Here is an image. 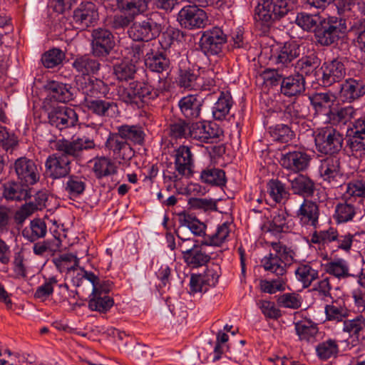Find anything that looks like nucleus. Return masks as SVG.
Segmentation results:
<instances>
[{
    "mask_svg": "<svg viewBox=\"0 0 365 365\" xmlns=\"http://www.w3.org/2000/svg\"><path fill=\"white\" fill-rule=\"evenodd\" d=\"M289 10L288 0H262V7L259 5L255 9L256 26L267 34L274 23L284 18Z\"/></svg>",
    "mask_w": 365,
    "mask_h": 365,
    "instance_id": "obj_1",
    "label": "nucleus"
},
{
    "mask_svg": "<svg viewBox=\"0 0 365 365\" xmlns=\"http://www.w3.org/2000/svg\"><path fill=\"white\" fill-rule=\"evenodd\" d=\"M162 93V88H155L148 83L135 81L123 88L120 97L124 103L140 108L150 101L157 98Z\"/></svg>",
    "mask_w": 365,
    "mask_h": 365,
    "instance_id": "obj_2",
    "label": "nucleus"
},
{
    "mask_svg": "<svg viewBox=\"0 0 365 365\" xmlns=\"http://www.w3.org/2000/svg\"><path fill=\"white\" fill-rule=\"evenodd\" d=\"M347 31L344 19L332 16L322 19L319 26L314 29V34L318 43L327 46L336 43Z\"/></svg>",
    "mask_w": 365,
    "mask_h": 365,
    "instance_id": "obj_3",
    "label": "nucleus"
},
{
    "mask_svg": "<svg viewBox=\"0 0 365 365\" xmlns=\"http://www.w3.org/2000/svg\"><path fill=\"white\" fill-rule=\"evenodd\" d=\"M314 141L319 153L334 155L343 148L344 135L332 127H324L315 132Z\"/></svg>",
    "mask_w": 365,
    "mask_h": 365,
    "instance_id": "obj_4",
    "label": "nucleus"
},
{
    "mask_svg": "<svg viewBox=\"0 0 365 365\" xmlns=\"http://www.w3.org/2000/svg\"><path fill=\"white\" fill-rule=\"evenodd\" d=\"M162 31L160 24L152 16L135 21L128 30L129 37L135 41L149 42L159 36Z\"/></svg>",
    "mask_w": 365,
    "mask_h": 365,
    "instance_id": "obj_5",
    "label": "nucleus"
},
{
    "mask_svg": "<svg viewBox=\"0 0 365 365\" xmlns=\"http://www.w3.org/2000/svg\"><path fill=\"white\" fill-rule=\"evenodd\" d=\"M196 4L182 7L178 14L177 20L181 27L192 30L204 28L207 24L206 12Z\"/></svg>",
    "mask_w": 365,
    "mask_h": 365,
    "instance_id": "obj_6",
    "label": "nucleus"
},
{
    "mask_svg": "<svg viewBox=\"0 0 365 365\" xmlns=\"http://www.w3.org/2000/svg\"><path fill=\"white\" fill-rule=\"evenodd\" d=\"M96 144L93 140L87 137L77 138L73 140H59L56 144L55 147L63 156L68 158H73L81 160L83 155V152L89 149L94 148Z\"/></svg>",
    "mask_w": 365,
    "mask_h": 365,
    "instance_id": "obj_7",
    "label": "nucleus"
},
{
    "mask_svg": "<svg viewBox=\"0 0 365 365\" xmlns=\"http://www.w3.org/2000/svg\"><path fill=\"white\" fill-rule=\"evenodd\" d=\"M47 117L48 123L59 130L74 127L78 121L75 110L66 106L51 108Z\"/></svg>",
    "mask_w": 365,
    "mask_h": 365,
    "instance_id": "obj_8",
    "label": "nucleus"
},
{
    "mask_svg": "<svg viewBox=\"0 0 365 365\" xmlns=\"http://www.w3.org/2000/svg\"><path fill=\"white\" fill-rule=\"evenodd\" d=\"M227 41V36L219 27H214L203 32L200 39V47L206 56L218 55Z\"/></svg>",
    "mask_w": 365,
    "mask_h": 365,
    "instance_id": "obj_9",
    "label": "nucleus"
},
{
    "mask_svg": "<svg viewBox=\"0 0 365 365\" xmlns=\"http://www.w3.org/2000/svg\"><path fill=\"white\" fill-rule=\"evenodd\" d=\"M319 71L322 72V76L315 78V80L323 86H330L334 83L339 82L346 75L345 66L339 58L325 61Z\"/></svg>",
    "mask_w": 365,
    "mask_h": 365,
    "instance_id": "obj_10",
    "label": "nucleus"
},
{
    "mask_svg": "<svg viewBox=\"0 0 365 365\" xmlns=\"http://www.w3.org/2000/svg\"><path fill=\"white\" fill-rule=\"evenodd\" d=\"M91 36L93 55L98 58L108 56L115 46L114 36L110 31L98 28L93 30Z\"/></svg>",
    "mask_w": 365,
    "mask_h": 365,
    "instance_id": "obj_11",
    "label": "nucleus"
},
{
    "mask_svg": "<svg viewBox=\"0 0 365 365\" xmlns=\"http://www.w3.org/2000/svg\"><path fill=\"white\" fill-rule=\"evenodd\" d=\"M160 46L159 43H155L145 58V66L151 72L168 74L170 70L171 61L167 51Z\"/></svg>",
    "mask_w": 365,
    "mask_h": 365,
    "instance_id": "obj_12",
    "label": "nucleus"
},
{
    "mask_svg": "<svg viewBox=\"0 0 365 365\" xmlns=\"http://www.w3.org/2000/svg\"><path fill=\"white\" fill-rule=\"evenodd\" d=\"M98 20L97 6L91 1H82L73 11V22L79 29L84 30L93 26Z\"/></svg>",
    "mask_w": 365,
    "mask_h": 365,
    "instance_id": "obj_13",
    "label": "nucleus"
},
{
    "mask_svg": "<svg viewBox=\"0 0 365 365\" xmlns=\"http://www.w3.org/2000/svg\"><path fill=\"white\" fill-rule=\"evenodd\" d=\"M13 168L18 179L23 183L33 185L40 178L39 172L35 162L26 157L16 159Z\"/></svg>",
    "mask_w": 365,
    "mask_h": 365,
    "instance_id": "obj_14",
    "label": "nucleus"
},
{
    "mask_svg": "<svg viewBox=\"0 0 365 365\" xmlns=\"http://www.w3.org/2000/svg\"><path fill=\"white\" fill-rule=\"evenodd\" d=\"M106 148L112 151L113 155L121 160H130L135 155V151L130 144L125 141L118 132L110 133L105 143Z\"/></svg>",
    "mask_w": 365,
    "mask_h": 365,
    "instance_id": "obj_15",
    "label": "nucleus"
},
{
    "mask_svg": "<svg viewBox=\"0 0 365 365\" xmlns=\"http://www.w3.org/2000/svg\"><path fill=\"white\" fill-rule=\"evenodd\" d=\"M70 164L71 160L59 153L49 155L45 166L51 178L58 179L68 175L71 172Z\"/></svg>",
    "mask_w": 365,
    "mask_h": 365,
    "instance_id": "obj_16",
    "label": "nucleus"
},
{
    "mask_svg": "<svg viewBox=\"0 0 365 365\" xmlns=\"http://www.w3.org/2000/svg\"><path fill=\"white\" fill-rule=\"evenodd\" d=\"M310 160L311 158L306 152L294 150L282 154L280 163L287 170L300 172L308 168Z\"/></svg>",
    "mask_w": 365,
    "mask_h": 365,
    "instance_id": "obj_17",
    "label": "nucleus"
},
{
    "mask_svg": "<svg viewBox=\"0 0 365 365\" xmlns=\"http://www.w3.org/2000/svg\"><path fill=\"white\" fill-rule=\"evenodd\" d=\"M189 138L202 143H213L218 138V130L205 121L192 123L190 125Z\"/></svg>",
    "mask_w": 365,
    "mask_h": 365,
    "instance_id": "obj_18",
    "label": "nucleus"
},
{
    "mask_svg": "<svg viewBox=\"0 0 365 365\" xmlns=\"http://www.w3.org/2000/svg\"><path fill=\"white\" fill-rule=\"evenodd\" d=\"M85 106L99 117L113 118L118 110L116 103L101 98H85Z\"/></svg>",
    "mask_w": 365,
    "mask_h": 365,
    "instance_id": "obj_19",
    "label": "nucleus"
},
{
    "mask_svg": "<svg viewBox=\"0 0 365 365\" xmlns=\"http://www.w3.org/2000/svg\"><path fill=\"white\" fill-rule=\"evenodd\" d=\"M175 152V167L176 171L181 176H191L192 174L193 155L190 148L186 145H180Z\"/></svg>",
    "mask_w": 365,
    "mask_h": 365,
    "instance_id": "obj_20",
    "label": "nucleus"
},
{
    "mask_svg": "<svg viewBox=\"0 0 365 365\" xmlns=\"http://www.w3.org/2000/svg\"><path fill=\"white\" fill-rule=\"evenodd\" d=\"M353 126L347 131L346 145L354 153L365 150V120L359 119Z\"/></svg>",
    "mask_w": 365,
    "mask_h": 365,
    "instance_id": "obj_21",
    "label": "nucleus"
},
{
    "mask_svg": "<svg viewBox=\"0 0 365 365\" xmlns=\"http://www.w3.org/2000/svg\"><path fill=\"white\" fill-rule=\"evenodd\" d=\"M78 89L86 95L85 98H97L99 93H105L107 86L101 79L91 76H81L76 79Z\"/></svg>",
    "mask_w": 365,
    "mask_h": 365,
    "instance_id": "obj_22",
    "label": "nucleus"
},
{
    "mask_svg": "<svg viewBox=\"0 0 365 365\" xmlns=\"http://www.w3.org/2000/svg\"><path fill=\"white\" fill-rule=\"evenodd\" d=\"M3 196L7 201L26 200L31 196V189L21 182L9 181L3 185Z\"/></svg>",
    "mask_w": 365,
    "mask_h": 365,
    "instance_id": "obj_23",
    "label": "nucleus"
},
{
    "mask_svg": "<svg viewBox=\"0 0 365 365\" xmlns=\"http://www.w3.org/2000/svg\"><path fill=\"white\" fill-rule=\"evenodd\" d=\"M305 90V78L296 73L290 76L286 75L280 87V93L289 98L300 96Z\"/></svg>",
    "mask_w": 365,
    "mask_h": 365,
    "instance_id": "obj_24",
    "label": "nucleus"
},
{
    "mask_svg": "<svg viewBox=\"0 0 365 365\" xmlns=\"http://www.w3.org/2000/svg\"><path fill=\"white\" fill-rule=\"evenodd\" d=\"M297 216L302 225L316 228L319 222V206L313 201L304 200L297 212Z\"/></svg>",
    "mask_w": 365,
    "mask_h": 365,
    "instance_id": "obj_25",
    "label": "nucleus"
},
{
    "mask_svg": "<svg viewBox=\"0 0 365 365\" xmlns=\"http://www.w3.org/2000/svg\"><path fill=\"white\" fill-rule=\"evenodd\" d=\"M203 102L204 100L197 96L188 95L179 101L178 106L185 118H197L200 115Z\"/></svg>",
    "mask_w": 365,
    "mask_h": 365,
    "instance_id": "obj_26",
    "label": "nucleus"
},
{
    "mask_svg": "<svg viewBox=\"0 0 365 365\" xmlns=\"http://www.w3.org/2000/svg\"><path fill=\"white\" fill-rule=\"evenodd\" d=\"M288 181L294 194L303 197H311L315 190L314 182L308 176L297 174L295 176H289Z\"/></svg>",
    "mask_w": 365,
    "mask_h": 365,
    "instance_id": "obj_27",
    "label": "nucleus"
},
{
    "mask_svg": "<svg viewBox=\"0 0 365 365\" xmlns=\"http://www.w3.org/2000/svg\"><path fill=\"white\" fill-rule=\"evenodd\" d=\"M320 173L324 180L337 185V179L341 178L340 160L336 155H331L322 161Z\"/></svg>",
    "mask_w": 365,
    "mask_h": 365,
    "instance_id": "obj_28",
    "label": "nucleus"
},
{
    "mask_svg": "<svg viewBox=\"0 0 365 365\" xmlns=\"http://www.w3.org/2000/svg\"><path fill=\"white\" fill-rule=\"evenodd\" d=\"M320 59L314 53L303 56L296 63L295 73L302 76V77L304 78L305 76H309L314 73L315 78H319V74L318 73L320 71L317 70V68L320 66Z\"/></svg>",
    "mask_w": 365,
    "mask_h": 365,
    "instance_id": "obj_29",
    "label": "nucleus"
},
{
    "mask_svg": "<svg viewBox=\"0 0 365 365\" xmlns=\"http://www.w3.org/2000/svg\"><path fill=\"white\" fill-rule=\"evenodd\" d=\"M149 3V0H116V7L121 13L136 18L148 11Z\"/></svg>",
    "mask_w": 365,
    "mask_h": 365,
    "instance_id": "obj_30",
    "label": "nucleus"
},
{
    "mask_svg": "<svg viewBox=\"0 0 365 365\" xmlns=\"http://www.w3.org/2000/svg\"><path fill=\"white\" fill-rule=\"evenodd\" d=\"M364 93V85L359 80L349 78L341 85L340 95L344 101L351 102L362 96Z\"/></svg>",
    "mask_w": 365,
    "mask_h": 365,
    "instance_id": "obj_31",
    "label": "nucleus"
},
{
    "mask_svg": "<svg viewBox=\"0 0 365 365\" xmlns=\"http://www.w3.org/2000/svg\"><path fill=\"white\" fill-rule=\"evenodd\" d=\"M309 113L308 101L306 99H295L284 110V118L289 120L292 123H297V120L305 118Z\"/></svg>",
    "mask_w": 365,
    "mask_h": 365,
    "instance_id": "obj_32",
    "label": "nucleus"
},
{
    "mask_svg": "<svg viewBox=\"0 0 365 365\" xmlns=\"http://www.w3.org/2000/svg\"><path fill=\"white\" fill-rule=\"evenodd\" d=\"M117 130L118 135L128 143L140 145L144 143L145 133L140 125L125 124L117 127Z\"/></svg>",
    "mask_w": 365,
    "mask_h": 365,
    "instance_id": "obj_33",
    "label": "nucleus"
},
{
    "mask_svg": "<svg viewBox=\"0 0 365 365\" xmlns=\"http://www.w3.org/2000/svg\"><path fill=\"white\" fill-rule=\"evenodd\" d=\"M183 259L187 264L193 268H197L206 264L210 260V257L197 245H194L192 247L182 251Z\"/></svg>",
    "mask_w": 365,
    "mask_h": 365,
    "instance_id": "obj_34",
    "label": "nucleus"
},
{
    "mask_svg": "<svg viewBox=\"0 0 365 365\" xmlns=\"http://www.w3.org/2000/svg\"><path fill=\"white\" fill-rule=\"evenodd\" d=\"M309 101L317 114L326 115L328 118L333 106V101L329 93H316L309 96Z\"/></svg>",
    "mask_w": 365,
    "mask_h": 365,
    "instance_id": "obj_35",
    "label": "nucleus"
},
{
    "mask_svg": "<svg viewBox=\"0 0 365 365\" xmlns=\"http://www.w3.org/2000/svg\"><path fill=\"white\" fill-rule=\"evenodd\" d=\"M344 202H339L336 205L334 218L338 223L351 221L356 215V208L352 204V200L347 195L342 196Z\"/></svg>",
    "mask_w": 365,
    "mask_h": 365,
    "instance_id": "obj_36",
    "label": "nucleus"
},
{
    "mask_svg": "<svg viewBox=\"0 0 365 365\" xmlns=\"http://www.w3.org/2000/svg\"><path fill=\"white\" fill-rule=\"evenodd\" d=\"M47 89L52 98L61 103H67L73 99V93L71 85L58 81H51Z\"/></svg>",
    "mask_w": 365,
    "mask_h": 365,
    "instance_id": "obj_37",
    "label": "nucleus"
},
{
    "mask_svg": "<svg viewBox=\"0 0 365 365\" xmlns=\"http://www.w3.org/2000/svg\"><path fill=\"white\" fill-rule=\"evenodd\" d=\"M300 56L299 46L294 42H287L274 56L275 63L287 66L294 59Z\"/></svg>",
    "mask_w": 365,
    "mask_h": 365,
    "instance_id": "obj_38",
    "label": "nucleus"
},
{
    "mask_svg": "<svg viewBox=\"0 0 365 365\" xmlns=\"http://www.w3.org/2000/svg\"><path fill=\"white\" fill-rule=\"evenodd\" d=\"M287 212L282 210L273 211L270 216L272 220L264 225L263 229L274 235L286 232L288 229L287 223Z\"/></svg>",
    "mask_w": 365,
    "mask_h": 365,
    "instance_id": "obj_39",
    "label": "nucleus"
},
{
    "mask_svg": "<svg viewBox=\"0 0 365 365\" xmlns=\"http://www.w3.org/2000/svg\"><path fill=\"white\" fill-rule=\"evenodd\" d=\"M73 66L82 76H90L99 71L101 64L97 60L84 55L78 56L73 62Z\"/></svg>",
    "mask_w": 365,
    "mask_h": 365,
    "instance_id": "obj_40",
    "label": "nucleus"
},
{
    "mask_svg": "<svg viewBox=\"0 0 365 365\" xmlns=\"http://www.w3.org/2000/svg\"><path fill=\"white\" fill-rule=\"evenodd\" d=\"M295 330L301 341L314 342L319 334L317 324L309 319H304L295 323Z\"/></svg>",
    "mask_w": 365,
    "mask_h": 365,
    "instance_id": "obj_41",
    "label": "nucleus"
},
{
    "mask_svg": "<svg viewBox=\"0 0 365 365\" xmlns=\"http://www.w3.org/2000/svg\"><path fill=\"white\" fill-rule=\"evenodd\" d=\"M86 187V178L83 175H71L64 184V190L70 199L81 195Z\"/></svg>",
    "mask_w": 365,
    "mask_h": 365,
    "instance_id": "obj_42",
    "label": "nucleus"
},
{
    "mask_svg": "<svg viewBox=\"0 0 365 365\" xmlns=\"http://www.w3.org/2000/svg\"><path fill=\"white\" fill-rule=\"evenodd\" d=\"M47 227L46 222L40 218H35L30 222L29 228L22 231L23 237L31 242H34L46 236Z\"/></svg>",
    "mask_w": 365,
    "mask_h": 365,
    "instance_id": "obj_43",
    "label": "nucleus"
},
{
    "mask_svg": "<svg viewBox=\"0 0 365 365\" xmlns=\"http://www.w3.org/2000/svg\"><path fill=\"white\" fill-rule=\"evenodd\" d=\"M89 297L88 307L92 311L105 313L108 312L114 304L112 297L108 295L98 294L96 289L92 291Z\"/></svg>",
    "mask_w": 365,
    "mask_h": 365,
    "instance_id": "obj_44",
    "label": "nucleus"
},
{
    "mask_svg": "<svg viewBox=\"0 0 365 365\" xmlns=\"http://www.w3.org/2000/svg\"><path fill=\"white\" fill-rule=\"evenodd\" d=\"M261 262L266 271H269L278 277L283 276L287 272V263L284 262L279 255L275 253H270L264 257Z\"/></svg>",
    "mask_w": 365,
    "mask_h": 365,
    "instance_id": "obj_45",
    "label": "nucleus"
},
{
    "mask_svg": "<svg viewBox=\"0 0 365 365\" xmlns=\"http://www.w3.org/2000/svg\"><path fill=\"white\" fill-rule=\"evenodd\" d=\"M200 180L202 182L222 187L227 182L225 173L223 170L215 168H207L200 173Z\"/></svg>",
    "mask_w": 365,
    "mask_h": 365,
    "instance_id": "obj_46",
    "label": "nucleus"
},
{
    "mask_svg": "<svg viewBox=\"0 0 365 365\" xmlns=\"http://www.w3.org/2000/svg\"><path fill=\"white\" fill-rule=\"evenodd\" d=\"M93 171L98 179L114 175L117 173L115 163L107 157H100L94 159Z\"/></svg>",
    "mask_w": 365,
    "mask_h": 365,
    "instance_id": "obj_47",
    "label": "nucleus"
},
{
    "mask_svg": "<svg viewBox=\"0 0 365 365\" xmlns=\"http://www.w3.org/2000/svg\"><path fill=\"white\" fill-rule=\"evenodd\" d=\"M232 106V98L230 93L222 92L217 101L212 108V115L215 119L223 120L229 113Z\"/></svg>",
    "mask_w": 365,
    "mask_h": 365,
    "instance_id": "obj_48",
    "label": "nucleus"
},
{
    "mask_svg": "<svg viewBox=\"0 0 365 365\" xmlns=\"http://www.w3.org/2000/svg\"><path fill=\"white\" fill-rule=\"evenodd\" d=\"M317 356L321 360L336 358L339 353V346L335 339H329L316 346Z\"/></svg>",
    "mask_w": 365,
    "mask_h": 365,
    "instance_id": "obj_49",
    "label": "nucleus"
},
{
    "mask_svg": "<svg viewBox=\"0 0 365 365\" xmlns=\"http://www.w3.org/2000/svg\"><path fill=\"white\" fill-rule=\"evenodd\" d=\"M298 280L302 283L304 288L309 287L313 281L319 277V272L309 264H301L295 271Z\"/></svg>",
    "mask_w": 365,
    "mask_h": 365,
    "instance_id": "obj_50",
    "label": "nucleus"
},
{
    "mask_svg": "<svg viewBox=\"0 0 365 365\" xmlns=\"http://www.w3.org/2000/svg\"><path fill=\"white\" fill-rule=\"evenodd\" d=\"M354 114L355 110L352 106L332 108L326 120L332 124L346 123L354 118Z\"/></svg>",
    "mask_w": 365,
    "mask_h": 365,
    "instance_id": "obj_51",
    "label": "nucleus"
},
{
    "mask_svg": "<svg viewBox=\"0 0 365 365\" xmlns=\"http://www.w3.org/2000/svg\"><path fill=\"white\" fill-rule=\"evenodd\" d=\"M113 74L119 81L133 80L136 74V67L129 61H122L113 66Z\"/></svg>",
    "mask_w": 365,
    "mask_h": 365,
    "instance_id": "obj_52",
    "label": "nucleus"
},
{
    "mask_svg": "<svg viewBox=\"0 0 365 365\" xmlns=\"http://www.w3.org/2000/svg\"><path fill=\"white\" fill-rule=\"evenodd\" d=\"M135 19V17L130 14H116L110 19L108 25L116 33H121L129 29Z\"/></svg>",
    "mask_w": 365,
    "mask_h": 365,
    "instance_id": "obj_53",
    "label": "nucleus"
},
{
    "mask_svg": "<svg viewBox=\"0 0 365 365\" xmlns=\"http://www.w3.org/2000/svg\"><path fill=\"white\" fill-rule=\"evenodd\" d=\"M230 232V224L224 222L217 227L214 234L206 235L205 241L202 242V245L220 246L226 240Z\"/></svg>",
    "mask_w": 365,
    "mask_h": 365,
    "instance_id": "obj_54",
    "label": "nucleus"
},
{
    "mask_svg": "<svg viewBox=\"0 0 365 365\" xmlns=\"http://www.w3.org/2000/svg\"><path fill=\"white\" fill-rule=\"evenodd\" d=\"M365 329V318L362 315L357 316L353 319L344 322L343 331L352 337L360 340V333Z\"/></svg>",
    "mask_w": 365,
    "mask_h": 365,
    "instance_id": "obj_55",
    "label": "nucleus"
},
{
    "mask_svg": "<svg viewBox=\"0 0 365 365\" xmlns=\"http://www.w3.org/2000/svg\"><path fill=\"white\" fill-rule=\"evenodd\" d=\"M268 192L270 197L276 202H281L287 200L289 195L284 185L278 180H271L267 183Z\"/></svg>",
    "mask_w": 365,
    "mask_h": 365,
    "instance_id": "obj_56",
    "label": "nucleus"
},
{
    "mask_svg": "<svg viewBox=\"0 0 365 365\" xmlns=\"http://www.w3.org/2000/svg\"><path fill=\"white\" fill-rule=\"evenodd\" d=\"M198 76L192 70L180 69L177 80L178 84L184 88L196 89Z\"/></svg>",
    "mask_w": 365,
    "mask_h": 365,
    "instance_id": "obj_57",
    "label": "nucleus"
},
{
    "mask_svg": "<svg viewBox=\"0 0 365 365\" xmlns=\"http://www.w3.org/2000/svg\"><path fill=\"white\" fill-rule=\"evenodd\" d=\"M190 123L178 119L169 125V135L172 138H189Z\"/></svg>",
    "mask_w": 365,
    "mask_h": 365,
    "instance_id": "obj_58",
    "label": "nucleus"
},
{
    "mask_svg": "<svg viewBox=\"0 0 365 365\" xmlns=\"http://www.w3.org/2000/svg\"><path fill=\"white\" fill-rule=\"evenodd\" d=\"M180 223L181 227L188 228L195 235L202 236L205 235L206 225L195 217L190 215H184L183 217L180 219Z\"/></svg>",
    "mask_w": 365,
    "mask_h": 365,
    "instance_id": "obj_59",
    "label": "nucleus"
},
{
    "mask_svg": "<svg viewBox=\"0 0 365 365\" xmlns=\"http://www.w3.org/2000/svg\"><path fill=\"white\" fill-rule=\"evenodd\" d=\"M260 76L267 85L271 86L280 85L281 86L286 74L282 69L277 68H267L261 73Z\"/></svg>",
    "mask_w": 365,
    "mask_h": 365,
    "instance_id": "obj_60",
    "label": "nucleus"
},
{
    "mask_svg": "<svg viewBox=\"0 0 365 365\" xmlns=\"http://www.w3.org/2000/svg\"><path fill=\"white\" fill-rule=\"evenodd\" d=\"M64 58L65 54L61 50L52 48L42 56L41 61L45 67L52 68L61 63Z\"/></svg>",
    "mask_w": 365,
    "mask_h": 365,
    "instance_id": "obj_61",
    "label": "nucleus"
},
{
    "mask_svg": "<svg viewBox=\"0 0 365 365\" xmlns=\"http://www.w3.org/2000/svg\"><path fill=\"white\" fill-rule=\"evenodd\" d=\"M269 133L274 140L281 143L289 142L294 135L291 128L285 124H279L274 128H270Z\"/></svg>",
    "mask_w": 365,
    "mask_h": 365,
    "instance_id": "obj_62",
    "label": "nucleus"
},
{
    "mask_svg": "<svg viewBox=\"0 0 365 365\" xmlns=\"http://www.w3.org/2000/svg\"><path fill=\"white\" fill-rule=\"evenodd\" d=\"M322 19L317 15H312L307 13H299L296 18V24L304 30L309 31L314 29L319 26Z\"/></svg>",
    "mask_w": 365,
    "mask_h": 365,
    "instance_id": "obj_63",
    "label": "nucleus"
},
{
    "mask_svg": "<svg viewBox=\"0 0 365 365\" xmlns=\"http://www.w3.org/2000/svg\"><path fill=\"white\" fill-rule=\"evenodd\" d=\"M326 271L337 278H345L350 276L349 267L346 262L341 259L327 263L326 264Z\"/></svg>",
    "mask_w": 365,
    "mask_h": 365,
    "instance_id": "obj_64",
    "label": "nucleus"
}]
</instances>
